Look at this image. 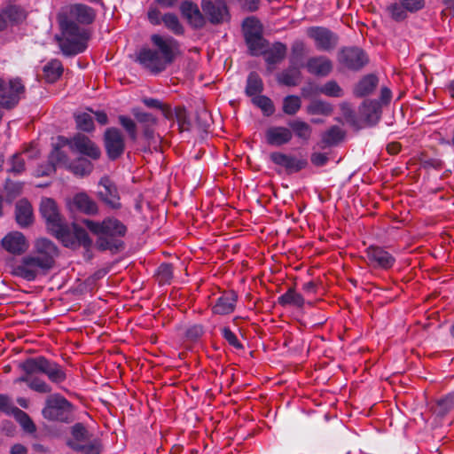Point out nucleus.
<instances>
[{"label":"nucleus","mask_w":454,"mask_h":454,"mask_svg":"<svg viewBox=\"0 0 454 454\" xmlns=\"http://www.w3.org/2000/svg\"><path fill=\"white\" fill-rule=\"evenodd\" d=\"M97 16L96 11L83 4L67 6L58 15L62 38L59 39L63 54L74 56L83 52L88 47L90 32L82 26L90 25Z\"/></svg>","instance_id":"obj_1"},{"label":"nucleus","mask_w":454,"mask_h":454,"mask_svg":"<svg viewBox=\"0 0 454 454\" xmlns=\"http://www.w3.org/2000/svg\"><path fill=\"white\" fill-rule=\"evenodd\" d=\"M59 255V247L53 241L38 238L34 241L32 251L11 265V274L28 282L35 281L55 267Z\"/></svg>","instance_id":"obj_2"},{"label":"nucleus","mask_w":454,"mask_h":454,"mask_svg":"<svg viewBox=\"0 0 454 454\" xmlns=\"http://www.w3.org/2000/svg\"><path fill=\"white\" fill-rule=\"evenodd\" d=\"M151 41L157 50L142 49L138 53L137 60L151 73L159 74L174 61L175 51L179 45L173 37H163L157 34L152 35Z\"/></svg>","instance_id":"obj_3"},{"label":"nucleus","mask_w":454,"mask_h":454,"mask_svg":"<svg viewBox=\"0 0 454 454\" xmlns=\"http://www.w3.org/2000/svg\"><path fill=\"white\" fill-rule=\"evenodd\" d=\"M85 226L95 235H98V247L102 250L118 252L122 250L124 243L121 239L127 232V227L114 217H107L102 222L86 219Z\"/></svg>","instance_id":"obj_4"},{"label":"nucleus","mask_w":454,"mask_h":454,"mask_svg":"<svg viewBox=\"0 0 454 454\" xmlns=\"http://www.w3.org/2000/svg\"><path fill=\"white\" fill-rule=\"evenodd\" d=\"M40 214L45 220L48 230L61 242L64 246L74 244L73 236L70 228L64 223L57 207L56 202L50 198H44L40 204Z\"/></svg>","instance_id":"obj_5"},{"label":"nucleus","mask_w":454,"mask_h":454,"mask_svg":"<svg viewBox=\"0 0 454 454\" xmlns=\"http://www.w3.org/2000/svg\"><path fill=\"white\" fill-rule=\"evenodd\" d=\"M74 411L71 402L60 394H54L46 398L42 415L49 421L69 424L74 419Z\"/></svg>","instance_id":"obj_6"},{"label":"nucleus","mask_w":454,"mask_h":454,"mask_svg":"<svg viewBox=\"0 0 454 454\" xmlns=\"http://www.w3.org/2000/svg\"><path fill=\"white\" fill-rule=\"evenodd\" d=\"M21 368L27 374L35 372H43L55 383L63 382L67 375L62 367L55 362L50 361L43 356L35 358H27L22 364Z\"/></svg>","instance_id":"obj_7"},{"label":"nucleus","mask_w":454,"mask_h":454,"mask_svg":"<svg viewBox=\"0 0 454 454\" xmlns=\"http://www.w3.org/2000/svg\"><path fill=\"white\" fill-rule=\"evenodd\" d=\"M339 64L348 70L359 71L369 61L366 53L358 47H343L337 55Z\"/></svg>","instance_id":"obj_8"},{"label":"nucleus","mask_w":454,"mask_h":454,"mask_svg":"<svg viewBox=\"0 0 454 454\" xmlns=\"http://www.w3.org/2000/svg\"><path fill=\"white\" fill-rule=\"evenodd\" d=\"M307 35L314 40L315 45L319 51H331L338 44V35L324 27H311L308 29Z\"/></svg>","instance_id":"obj_9"},{"label":"nucleus","mask_w":454,"mask_h":454,"mask_svg":"<svg viewBox=\"0 0 454 454\" xmlns=\"http://www.w3.org/2000/svg\"><path fill=\"white\" fill-rule=\"evenodd\" d=\"M104 145L106 154L111 160L121 156L125 150L122 133L116 128H108L104 134Z\"/></svg>","instance_id":"obj_10"},{"label":"nucleus","mask_w":454,"mask_h":454,"mask_svg":"<svg viewBox=\"0 0 454 454\" xmlns=\"http://www.w3.org/2000/svg\"><path fill=\"white\" fill-rule=\"evenodd\" d=\"M201 9L210 23L216 25L230 20V13L223 0H201Z\"/></svg>","instance_id":"obj_11"},{"label":"nucleus","mask_w":454,"mask_h":454,"mask_svg":"<svg viewBox=\"0 0 454 454\" xmlns=\"http://www.w3.org/2000/svg\"><path fill=\"white\" fill-rule=\"evenodd\" d=\"M0 244L5 252L12 255H21L29 247V243L25 235L18 231L8 232L1 239Z\"/></svg>","instance_id":"obj_12"},{"label":"nucleus","mask_w":454,"mask_h":454,"mask_svg":"<svg viewBox=\"0 0 454 454\" xmlns=\"http://www.w3.org/2000/svg\"><path fill=\"white\" fill-rule=\"evenodd\" d=\"M367 262L370 266L376 269L388 270L395 262V258L378 246H370L365 250Z\"/></svg>","instance_id":"obj_13"},{"label":"nucleus","mask_w":454,"mask_h":454,"mask_svg":"<svg viewBox=\"0 0 454 454\" xmlns=\"http://www.w3.org/2000/svg\"><path fill=\"white\" fill-rule=\"evenodd\" d=\"M25 91L24 85L20 79L15 78L5 83L4 89L0 95V104L3 108L12 109L20 101V95Z\"/></svg>","instance_id":"obj_14"},{"label":"nucleus","mask_w":454,"mask_h":454,"mask_svg":"<svg viewBox=\"0 0 454 454\" xmlns=\"http://www.w3.org/2000/svg\"><path fill=\"white\" fill-rule=\"evenodd\" d=\"M72 150L86 155L92 160H98L101 156L99 147L88 137L82 134L75 135L71 140H67Z\"/></svg>","instance_id":"obj_15"},{"label":"nucleus","mask_w":454,"mask_h":454,"mask_svg":"<svg viewBox=\"0 0 454 454\" xmlns=\"http://www.w3.org/2000/svg\"><path fill=\"white\" fill-rule=\"evenodd\" d=\"M270 159L274 164L285 168L288 174L297 173L308 166L305 158H297L279 152L271 153Z\"/></svg>","instance_id":"obj_16"},{"label":"nucleus","mask_w":454,"mask_h":454,"mask_svg":"<svg viewBox=\"0 0 454 454\" xmlns=\"http://www.w3.org/2000/svg\"><path fill=\"white\" fill-rule=\"evenodd\" d=\"M98 185L101 187L98 192L100 200L113 209L121 208L118 189L114 182L109 177L104 176L100 179Z\"/></svg>","instance_id":"obj_17"},{"label":"nucleus","mask_w":454,"mask_h":454,"mask_svg":"<svg viewBox=\"0 0 454 454\" xmlns=\"http://www.w3.org/2000/svg\"><path fill=\"white\" fill-rule=\"evenodd\" d=\"M67 207L72 212L77 211L89 215H96L98 211L97 203L85 192H79L67 200Z\"/></svg>","instance_id":"obj_18"},{"label":"nucleus","mask_w":454,"mask_h":454,"mask_svg":"<svg viewBox=\"0 0 454 454\" xmlns=\"http://www.w3.org/2000/svg\"><path fill=\"white\" fill-rule=\"evenodd\" d=\"M238 297V294L234 290L223 292L212 306V312L221 316L232 313L235 310Z\"/></svg>","instance_id":"obj_19"},{"label":"nucleus","mask_w":454,"mask_h":454,"mask_svg":"<svg viewBox=\"0 0 454 454\" xmlns=\"http://www.w3.org/2000/svg\"><path fill=\"white\" fill-rule=\"evenodd\" d=\"M305 67L310 74L325 77L332 73L333 64L328 57L320 55L309 58Z\"/></svg>","instance_id":"obj_20"},{"label":"nucleus","mask_w":454,"mask_h":454,"mask_svg":"<svg viewBox=\"0 0 454 454\" xmlns=\"http://www.w3.org/2000/svg\"><path fill=\"white\" fill-rule=\"evenodd\" d=\"M180 12L182 16L187 20L189 25L193 28H201L204 27L206 20L199 9V6L192 1L185 0L180 4Z\"/></svg>","instance_id":"obj_21"},{"label":"nucleus","mask_w":454,"mask_h":454,"mask_svg":"<svg viewBox=\"0 0 454 454\" xmlns=\"http://www.w3.org/2000/svg\"><path fill=\"white\" fill-rule=\"evenodd\" d=\"M293 138L290 129L283 126H272L265 131V141L271 146H281L288 144Z\"/></svg>","instance_id":"obj_22"},{"label":"nucleus","mask_w":454,"mask_h":454,"mask_svg":"<svg viewBox=\"0 0 454 454\" xmlns=\"http://www.w3.org/2000/svg\"><path fill=\"white\" fill-rule=\"evenodd\" d=\"M132 114L140 125L145 137L148 140L153 139L157 125V118L152 114L142 112L139 109H133Z\"/></svg>","instance_id":"obj_23"},{"label":"nucleus","mask_w":454,"mask_h":454,"mask_svg":"<svg viewBox=\"0 0 454 454\" xmlns=\"http://www.w3.org/2000/svg\"><path fill=\"white\" fill-rule=\"evenodd\" d=\"M15 218L17 223L22 228L28 227L32 224L33 208L32 205L27 200L22 199L16 203Z\"/></svg>","instance_id":"obj_24"},{"label":"nucleus","mask_w":454,"mask_h":454,"mask_svg":"<svg viewBox=\"0 0 454 454\" xmlns=\"http://www.w3.org/2000/svg\"><path fill=\"white\" fill-rule=\"evenodd\" d=\"M359 114L368 125H374L380 117V106L375 100H365L359 107Z\"/></svg>","instance_id":"obj_25"},{"label":"nucleus","mask_w":454,"mask_h":454,"mask_svg":"<svg viewBox=\"0 0 454 454\" xmlns=\"http://www.w3.org/2000/svg\"><path fill=\"white\" fill-rule=\"evenodd\" d=\"M379 80L376 75L370 74L364 75L355 86L354 95L363 98L372 93L378 86Z\"/></svg>","instance_id":"obj_26"},{"label":"nucleus","mask_w":454,"mask_h":454,"mask_svg":"<svg viewBox=\"0 0 454 454\" xmlns=\"http://www.w3.org/2000/svg\"><path fill=\"white\" fill-rule=\"evenodd\" d=\"M4 19H7L8 26H15L22 23L27 16L24 7L18 4H10L2 9Z\"/></svg>","instance_id":"obj_27"},{"label":"nucleus","mask_w":454,"mask_h":454,"mask_svg":"<svg viewBox=\"0 0 454 454\" xmlns=\"http://www.w3.org/2000/svg\"><path fill=\"white\" fill-rule=\"evenodd\" d=\"M66 443L73 450L82 454H101L102 452V443L98 438L90 440L86 444H77L73 442H67Z\"/></svg>","instance_id":"obj_28"},{"label":"nucleus","mask_w":454,"mask_h":454,"mask_svg":"<svg viewBox=\"0 0 454 454\" xmlns=\"http://www.w3.org/2000/svg\"><path fill=\"white\" fill-rule=\"evenodd\" d=\"M287 48L282 43H275L272 47L265 52V61L269 65L280 63L286 55Z\"/></svg>","instance_id":"obj_29"},{"label":"nucleus","mask_w":454,"mask_h":454,"mask_svg":"<svg viewBox=\"0 0 454 454\" xmlns=\"http://www.w3.org/2000/svg\"><path fill=\"white\" fill-rule=\"evenodd\" d=\"M288 125L292 133L294 132L298 138L305 142H308L310 139L312 128L307 122L301 120H294L290 121Z\"/></svg>","instance_id":"obj_30"},{"label":"nucleus","mask_w":454,"mask_h":454,"mask_svg":"<svg viewBox=\"0 0 454 454\" xmlns=\"http://www.w3.org/2000/svg\"><path fill=\"white\" fill-rule=\"evenodd\" d=\"M278 302L281 306L293 305L301 308L305 303V300L301 294L297 293L294 288L291 287L284 294L278 297Z\"/></svg>","instance_id":"obj_31"},{"label":"nucleus","mask_w":454,"mask_h":454,"mask_svg":"<svg viewBox=\"0 0 454 454\" xmlns=\"http://www.w3.org/2000/svg\"><path fill=\"white\" fill-rule=\"evenodd\" d=\"M344 137L345 132L339 126H332L322 136L323 147L337 145L343 140Z\"/></svg>","instance_id":"obj_32"},{"label":"nucleus","mask_w":454,"mask_h":454,"mask_svg":"<svg viewBox=\"0 0 454 454\" xmlns=\"http://www.w3.org/2000/svg\"><path fill=\"white\" fill-rule=\"evenodd\" d=\"M72 227H73V230L72 231L70 230V232L72 233V236H73L74 244H72L70 246H67V247H74L76 245H81V246L84 247L85 248L90 247L92 241L90 239L87 231L76 223H73Z\"/></svg>","instance_id":"obj_33"},{"label":"nucleus","mask_w":454,"mask_h":454,"mask_svg":"<svg viewBox=\"0 0 454 454\" xmlns=\"http://www.w3.org/2000/svg\"><path fill=\"white\" fill-rule=\"evenodd\" d=\"M72 438L67 440V442H76L77 444H83L90 441V433L87 427L81 422H77L71 427L70 430Z\"/></svg>","instance_id":"obj_34"},{"label":"nucleus","mask_w":454,"mask_h":454,"mask_svg":"<svg viewBox=\"0 0 454 454\" xmlns=\"http://www.w3.org/2000/svg\"><path fill=\"white\" fill-rule=\"evenodd\" d=\"M263 90V82L259 74L251 72L247 80L246 94L248 97L257 96Z\"/></svg>","instance_id":"obj_35"},{"label":"nucleus","mask_w":454,"mask_h":454,"mask_svg":"<svg viewBox=\"0 0 454 454\" xmlns=\"http://www.w3.org/2000/svg\"><path fill=\"white\" fill-rule=\"evenodd\" d=\"M68 169L74 175L85 176L90 175L93 170V164L87 159L80 158L68 165Z\"/></svg>","instance_id":"obj_36"},{"label":"nucleus","mask_w":454,"mask_h":454,"mask_svg":"<svg viewBox=\"0 0 454 454\" xmlns=\"http://www.w3.org/2000/svg\"><path fill=\"white\" fill-rule=\"evenodd\" d=\"M62 64L58 59H53L43 67V74L49 82H56L62 74Z\"/></svg>","instance_id":"obj_37"},{"label":"nucleus","mask_w":454,"mask_h":454,"mask_svg":"<svg viewBox=\"0 0 454 454\" xmlns=\"http://www.w3.org/2000/svg\"><path fill=\"white\" fill-rule=\"evenodd\" d=\"M245 40L252 55H258L264 48L262 33L247 34L245 35Z\"/></svg>","instance_id":"obj_38"},{"label":"nucleus","mask_w":454,"mask_h":454,"mask_svg":"<svg viewBox=\"0 0 454 454\" xmlns=\"http://www.w3.org/2000/svg\"><path fill=\"white\" fill-rule=\"evenodd\" d=\"M13 417L20 423L23 430L28 434H34L36 431V426L27 413L19 408L13 409Z\"/></svg>","instance_id":"obj_39"},{"label":"nucleus","mask_w":454,"mask_h":454,"mask_svg":"<svg viewBox=\"0 0 454 454\" xmlns=\"http://www.w3.org/2000/svg\"><path fill=\"white\" fill-rule=\"evenodd\" d=\"M162 23L169 31L176 35H182L184 33V26L175 13L167 12L163 14Z\"/></svg>","instance_id":"obj_40"},{"label":"nucleus","mask_w":454,"mask_h":454,"mask_svg":"<svg viewBox=\"0 0 454 454\" xmlns=\"http://www.w3.org/2000/svg\"><path fill=\"white\" fill-rule=\"evenodd\" d=\"M300 97L295 95L286 96L283 100V112L288 115H294L301 108Z\"/></svg>","instance_id":"obj_41"},{"label":"nucleus","mask_w":454,"mask_h":454,"mask_svg":"<svg viewBox=\"0 0 454 454\" xmlns=\"http://www.w3.org/2000/svg\"><path fill=\"white\" fill-rule=\"evenodd\" d=\"M49 162L52 167L64 166L68 168V157L59 147L56 146L53 148L49 155Z\"/></svg>","instance_id":"obj_42"},{"label":"nucleus","mask_w":454,"mask_h":454,"mask_svg":"<svg viewBox=\"0 0 454 454\" xmlns=\"http://www.w3.org/2000/svg\"><path fill=\"white\" fill-rule=\"evenodd\" d=\"M307 112L309 114H324V115H329L333 112V106L322 100H316L311 102L308 107Z\"/></svg>","instance_id":"obj_43"},{"label":"nucleus","mask_w":454,"mask_h":454,"mask_svg":"<svg viewBox=\"0 0 454 454\" xmlns=\"http://www.w3.org/2000/svg\"><path fill=\"white\" fill-rule=\"evenodd\" d=\"M75 123L79 129L90 132L94 129L92 116L88 113H81L74 115Z\"/></svg>","instance_id":"obj_44"},{"label":"nucleus","mask_w":454,"mask_h":454,"mask_svg":"<svg viewBox=\"0 0 454 454\" xmlns=\"http://www.w3.org/2000/svg\"><path fill=\"white\" fill-rule=\"evenodd\" d=\"M252 102L254 105L261 108L263 114L267 116L271 115L275 111L271 99L266 96L260 95L254 97L252 98Z\"/></svg>","instance_id":"obj_45"},{"label":"nucleus","mask_w":454,"mask_h":454,"mask_svg":"<svg viewBox=\"0 0 454 454\" xmlns=\"http://www.w3.org/2000/svg\"><path fill=\"white\" fill-rule=\"evenodd\" d=\"M10 167L7 171L14 175H19L25 170V160L21 153L13 154L8 160Z\"/></svg>","instance_id":"obj_46"},{"label":"nucleus","mask_w":454,"mask_h":454,"mask_svg":"<svg viewBox=\"0 0 454 454\" xmlns=\"http://www.w3.org/2000/svg\"><path fill=\"white\" fill-rule=\"evenodd\" d=\"M175 117L176 119L181 132L189 130L191 121L188 117L187 111L184 107L177 106L175 108Z\"/></svg>","instance_id":"obj_47"},{"label":"nucleus","mask_w":454,"mask_h":454,"mask_svg":"<svg viewBox=\"0 0 454 454\" xmlns=\"http://www.w3.org/2000/svg\"><path fill=\"white\" fill-rule=\"evenodd\" d=\"M319 91L328 97L340 98L343 96V90L335 81H329L319 89Z\"/></svg>","instance_id":"obj_48"},{"label":"nucleus","mask_w":454,"mask_h":454,"mask_svg":"<svg viewBox=\"0 0 454 454\" xmlns=\"http://www.w3.org/2000/svg\"><path fill=\"white\" fill-rule=\"evenodd\" d=\"M387 11L393 20L395 21H402L407 18V10L400 3H394L387 6Z\"/></svg>","instance_id":"obj_49"},{"label":"nucleus","mask_w":454,"mask_h":454,"mask_svg":"<svg viewBox=\"0 0 454 454\" xmlns=\"http://www.w3.org/2000/svg\"><path fill=\"white\" fill-rule=\"evenodd\" d=\"M120 124L128 132L131 140L136 141L137 137V125L135 121L128 116L120 115L118 117Z\"/></svg>","instance_id":"obj_50"},{"label":"nucleus","mask_w":454,"mask_h":454,"mask_svg":"<svg viewBox=\"0 0 454 454\" xmlns=\"http://www.w3.org/2000/svg\"><path fill=\"white\" fill-rule=\"evenodd\" d=\"M305 53V45L301 41H296L292 45L291 64L298 66Z\"/></svg>","instance_id":"obj_51"},{"label":"nucleus","mask_w":454,"mask_h":454,"mask_svg":"<svg viewBox=\"0 0 454 454\" xmlns=\"http://www.w3.org/2000/svg\"><path fill=\"white\" fill-rule=\"evenodd\" d=\"M299 71L298 70H287L283 72L279 77L278 82L286 86H295L298 83Z\"/></svg>","instance_id":"obj_52"},{"label":"nucleus","mask_w":454,"mask_h":454,"mask_svg":"<svg viewBox=\"0 0 454 454\" xmlns=\"http://www.w3.org/2000/svg\"><path fill=\"white\" fill-rule=\"evenodd\" d=\"M4 188L7 196L11 199H14L21 194L23 190V184L7 179Z\"/></svg>","instance_id":"obj_53"},{"label":"nucleus","mask_w":454,"mask_h":454,"mask_svg":"<svg viewBox=\"0 0 454 454\" xmlns=\"http://www.w3.org/2000/svg\"><path fill=\"white\" fill-rule=\"evenodd\" d=\"M244 35L247 34H254L255 32L262 33V25L255 17H248L243 21Z\"/></svg>","instance_id":"obj_54"},{"label":"nucleus","mask_w":454,"mask_h":454,"mask_svg":"<svg viewBox=\"0 0 454 454\" xmlns=\"http://www.w3.org/2000/svg\"><path fill=\"white\" fill-rule=\"evenodd\" d=\"M441 415H445L454 409V391L437 402Z\"/></svg>","instance_id":"obj_55"},{"label":"nucleus","mask_w":454,"mask_h":454,"mask_svg":"<svg viewBox=\"0 0 454 454\" xmlns=\"http://www.w3.org/2000/svg\"><path fill=\"white\" fill-rule=\"evenodd\" d=\"M159 281L162 284L168 283L173 277V267L169 263H162L157 271Z\"/></svg>","instance_id":"obj_56"},{"label":"nucleus","mask_w":454,"mask_h":454,"mask_svg":"<svg viewBox=\"0 0 454 454\" xmlns=\"http://www.w3.org/2000/svg\"><path fill=\"white\" fill-rule=\"evenodd\" d=\"M183 334L189 340L201 338L204 334L203 326L200 325H189L184 329Z\"/></svg>","instance_id":"obj_57"},{"label":"nucleus","mask_w":454,"mask_h":454,"mask_svg":"<svg viewBox=\"0 0 454 454\" xmlns=\"http://www.w3.org/2000/svg\"><path fill=\"white\" fill-rule=\"evenodd\" d=\"M143 103L149 108L160 109L163 111L164 114L167 118H169L172 114L170 108L166 107L159 99L152 98H143Z\"/></svg>","instance_id":"obj_58"},{"label":"nucleus","mask_w":454,"mask_h":454,"mask_svg":"<svg viewBox=\"0 0 454 454\" xmlns=\"http://www.w3.org/2000/svg\"><path fill=\"white\" fill-rule=\"evenodd\" d=\"M147 19L149 22L153 26L160 25L163 21V15L158 7L150 5L147 12Z\"/></svg>","instance_id":"obj_59"},{"label":"nucleus","mask_w":454,"mask_h":454,"mask_svg":"<svg viewBox=\"0 0 454 454\" xmlns=\"http://www.w3.org/2000/svg\"><path fill=\"white\" fill-rule=\"evenodd\" d=\"M28 387L38 393H50L51 387L43 380L35 378L28 382Z\"/></svg>","instance_id":"obj_60"},{"label":"nucleus","mask_w":454,"mask_h":454,"mask_svg":"<svg viewBox=\"0 0 454 454\" xmlns=\"http://www.w3.org/2000/svg\"><path fill=\"white\" fill-rule=\"evenodd\" d=\"M409 12H416L425 7V0H399Z\"/></svg>","instance_id":"obj_61"},{"label":"nucleus","mask_w":454,"mask_h":454,"mask_svg":"<svg viewBox=\"0 0 454 454\" xmlns=\"http://www.w3.org/2000/svg\"><path fill=\"white\" fill-rule=\"evenodd\" d=\"M16 407L12 404L11 399L7 395H0V411L8 414L13 415V409Z\"/></svg>","instance_id":"obj_62"},{"label":"nucleus","mask_w":454,"mask_h":454,"mask_svg":"<svg viewBox=\"0 0 454 454\" xmlns=\"http://www.w3.org/2000/svg\"><path fill=\"white\" fill-rule=\"evenodd\" d=\"M310 160L313 165L317 167L324 166L328 161V157L325 153H313L310 157Z\"/></svg>","instance_id":"obj_63"},{"label":"nucleus","mask_w":454,"mask_h":454,"mask_svg":"<svg viewBox=\"0 0 454 454\" xmlns=\"http://www.w3.org/2000/svg\"><path fill=\"white\" fill-rule=\"evenodd\" d=\"M241 8L247 12H255L259 8L260 0H239Z\"/></svg>","instance_id":"obj_64"}]
</instances>
